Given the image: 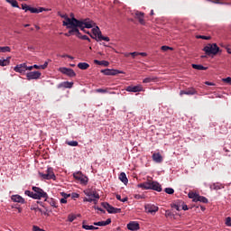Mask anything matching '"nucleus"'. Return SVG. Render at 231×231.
<instances>
[{
  "label": "nucleus",
  "instance_id": "0eeeda50",
  "mask_svg": "<svg viewBox=\"0 0 231 231\" xmlns=\"http://www.w3.org/2000/svg\"><path fill=\"white\" fill-rule=\"evenodd\" d=\"M73 176H74L75 180H78L79 181H80V183L82 185L88 184V179L87 176L82 174V171L75 172V173H73Z\"/></svg>",
  "mask_w": 231,
  "mask_h": 231
},
{
  "label": "nucleus",
  "instance_id": "4c0bfd02",
  "mask_svg": "<svg viewBox=\"0 0 231 231\" xmlns=\"http://www.w3.org/2000/svg\"><path fill=\"white\" fill-rule=\"evenodd\" d=\"M116 199H117L118 201H121L122 203H125V201H127V199H128L127 197H125L124 199H122V196H120V195H118V194L116 196Z\"/></svg>",
  "mask_w": 231,
  "mask_h": 231
},
{
  "label": "nucleus",
  "instance_id": "423d86ee",
  "mask_svg": "<svg viewBox=\"0 0 231 231\" xmlns=\"http://www.w3.org/2000/svg\"><path fill=\"white\" fill-rule=\"evenodd\" d=\"M39 175L43 180H55V173L53 172V168H48L46 173L39 172Z\"/></svg>",
  "mask_w": 231,
  "mask_h": 231
},
{
  "label": "nucleus",
  "instance_id": "f03ea898",
  "mask_svg": "<svg viewBox=\"0 0 231 231\" xmlns=\"http://www.w3.org/2000/svg\"><path fill=\"white\" fill-rule=\"evenodd\" d=\"M72 23H69L67 26V28L69 30V33H79V28L80 30H84V26H82V23L80 22V20H77V22L72 21Z\"/></svg>",
  "mask_w": 231,
  "mask_h": 231
},
{
  "label": "nucleus",
  "instance_id": "412c9836",
  "mask_svg": "<svg viewBox=\"0 0 231 231\" xmlns=\"http://www.w3.org/2000/svg\"><path fill=\"white\" fill-rule=\"evenodd\" d=\"M152 158L155 163H162V162H163V157L162 154H160V152L153 153Z\"/></svg>",
  "mask_w": 231,
  "mask_h": 231
},
{
  "label": "nucleus",
  "instance_id": "dca6fc26",
  "mask_svg": "<svg viewBox=\"0 0 231 231\" xmlns=\"http://www.w3.org/2000/svg\"><path fill=\"white\" fill-rule=\"evenodd\" d=\"M198 94V91H196V88H187L186 90H181L180 92V95L182 96V95H197Z\"/></svg>",
  "mask_w": 231,
  "mask_h": 231
},
{
  "label": "nucleus",
  "instance_id": "680f3d73",
  "mask_svg": "<svg viewBox=\"0 0 231 231\" xmlns=\"http://www.w3.org/2000/svg\"><path fill=\"white\" fill-rule=\"evenodd\" d=\"M41 69H46L48 68V61H45L43 65L40 66Z\"/></svg>",
  "mask_w": 231,
  "mask_h": 231
},
{
  "label": "nucleus",
  "instance_id": "5fc2aeb1",
  "mask_svg": "<svg viewBox=\"0 0 231 231\" xmlns=\"http://www.w3.org/2000/svg\"><path fill=\"white\" fill-rule=\"evenodd\" d=\"M222 80H223V82H226V84H230L231 85V78L230 77L223 79Z\"/></svg>",
  "mask_w": 231,
  "mask_h": 231
},
{
  "label": "nucleus",
  "instance_id": "f8f14e48",
  "mask_svg": "<svg viewBox=\"0 0 231 231\" xmlns=\"http://www.w3.org/2000/svg\"><path fill=\"white\" fill-rule=\"evenodd\" d=\"M145 211L148 212V214H156L158 210L160 209L157 206L153 204H146L144 206Z\"/></svg>",
  "mask_w": 231,
  "mask_h": 231
},
{
  "label": "nucleus",
  "instance_id": "2eb2a0df",
  "mask_svg": "<svg viewBox=\"0 0 231 231\" xmlns=\"http://www.w3.org/2000/svg\"><path fill=\"white\" fill-rule=\"evenodd\" d=\"M16 73H25L26 72V63H22L14 67V69Z\"/></svg>",
  "mask_w": 231,
  "mask_h": 231
},
{
  "label": "nucleus",
  "instance_id": "603ef678",
  "mask_svg": "<svg viewBox=\"0 0 231 231\" xmlns=\"http://www.w3.org/2000/svg\"><path fill=\"white\" fill-rule=\"evenodd\" d=\"M161 50H162V51H168V50H172V48H171L167 45H163V46H162Z\"/></svg>",
  "mask_w": 231,
  "mask_h": 231
},
{
  "label": "nucleus",
  "instance_id": "a19ab883",
  "mask_svg": "<svg viewBox=\"0 0 231 231\" xmlns=\"http://www.w3.org/2000/svg\"><path fill=\"white\" fill-rule=\"evenodd\" d=\"M29 12H31V14H39V9L35 8V7H30L28 9Z\"/></svg>",
  "mask_w": 231,
  "mask_h": 231
},
{
  "label": "nucleus",
  "instance_id": "f257e3e1",
  "mask_svg": "<svg viewBox=\"0 0 231 231\" xmlns=\"http://www.w3.org/2000/svg\"><path fill=\"white\" fill-rule=\"evenodd\" d=\"M32 190L33 192L30 190H25V196L32 198V199H42V198H43L45 201L48 200V193H46L42 189L33 186Z\"/></svg>",
  "mask_w": 231,
  "mask_h": 231
},
{
  "label": "nucleus",
  "instance_id": "052dcab7",
  "mask_svg": "<svg viewBox=\"0 0 231 231\" xmlns=\"http://www.w3.org/2000/svg\"><path fill=\"white\" fill-rule=\"evenodd\" d=\"M171 216H172V213L171 212V210H166L165 211V217H171Z\"/></svg>",
  "mask_w": 231,
  "mask_h": 231
},
{
  "label": "nucleus",
  "instance_id": "3c124183",
  "mask_svg": "<svg viewBox=\"0 0 231 231\" xmlns=\"http://www.w3.org/2000/svg\"><path fill=\"white\" fill-rule=\"evenodd\" d=\"M226 226H231V217H227L226 218Z\"/></svg>",
  "mask_w": 231,
  "mask_h": 231
},
{
  "label": "nucleus",
  "instance_id": "de8ad7c7",
  "mask_svg": "<svg viewBox=\"0 0 231 231\" xmlns=\"http://www.w3.org/2000/svg\"><path fill=\"white\" fill-rule=\"evenodd\" d=\"M171 208H175V210H178V212H180V210H181V208H180V206H178V204H176V202L171 204Z\"/></svg>",
  "mask_w": 231,
  "mask_h": 231
},
{
  "label": "nucleus",
  "instance_id": "9b49d317",
  "mask_svg": "<svg viewBox=\"0 0 231 231\" xmlns=\"http://www.w3.org/2000/svg\"><path fill=\"white\" fill-rule=\"evenodd\" d=\"M125 91H128L129 93H140V91H143V87H142V85L128 86L125 88Z\"/></svg>",
  "mask_w": 231,
  "mask_h": 231
},
{
  "label": "nucleus",
  "instance_id": "a18cd8bd",
  "mask_svg": "<svg viewBox=\"0 0 231 231\" xmlns=\"http://www.w3.org/2000/svg\"><path fill=\"white\" fill-rule=\"evenodd\" d=\"M197 39H203L204 41H210V36L199 35Z\"/></svg>",
  "mask_w": 231,
  "mask_h": 231
},
{
  "label": "nucleus",
  "instance_id": "a211bd4d",
  "mask_svg": "<svg viewBox=\"0 0 231 231\" xmlns=\"http://www.w3.org/2000/svg\"><path fill=\"white\" fill-rule=\"evenodd\" d=\"M152 185V180H148L138 185L140 189H144L145 190H151Z\"/></svg>",
  "mask_w": 231,
  "mask_h": 231
},
{
  "label": "nucleus",
  "instance_id": "0e129e2a",
  "mask_svg": "<svg viewBox=\"0 0 231 231\" xmlns=\"http://www.w3.org/2000/svg\"><path fill=\"white\" fill-rule=\"evenodd\" d=\"M129 55H131L134 59V57H138V55L140 54L139 52L134 51V52H130Z\"/></svg>",
  "mask_w": 231,
  "mask_h": 231
},
{
  "label": "nucleus",
  "instance_id": "09e8293b",
  "mask_svg": "<svg viewBox=\"0 0 231 231\" xmlns=\"http://www.w3.org/2000/svg\"><path fill=\"white\" fill-rule=\"evenodd\" d=\"M29 8H30V5H28L26 4H22V10L28 12Z\"/></svg>",
  "mask_w": 231,
  "mask_h": 231
},
{
  "label": "nucleus",
  "instance_id": "1a4fd4ad",
  "mask_svg": "<svg viewBox=\"0 0 231 231\" xmlns=\"http://www.w3.org/2000/svg\"><path fill=\"white\" fill-rule=\"evenodd\" d=\"M42 73L40 71H31L26 74L27 80H37L41 79Z\"/></svg>",
  "mask_w": 231,
  "mask_h": 231
},
{
  "label": "nucleus",
  "instance_id": "6ab92c4d",
  "mask_svg": "<svg viewBox=\"0 0 231 231\" xmlns=\"http://www.w3.org/2000/svg\"><path fill=\"white\" fill-rule=\"evenodd\" d=\"M59 89H60V88H65L66 89H71V88H73V82H69V81H64L61 82L58 85Z\"/></svg>",
  "mask_w": 231,
  "mask_h": 231
},
{
  "label": "nucleus",
  "instance_id": "79ce46f5",
  "mask_svg": "<svg viewBox=\"0 0 231 231\" xmlns=\"http://www.w3.org/2000/svg\"><path fill=\"white\" fill-rule=\"evenodd\" d=\"M31 210H34V212H42V209H41L39 206H31Z\"/></svg>",
  "mask_w": 231,
  "mask_h": 231
},
{
  "label": "nucleus",
  "instance_id": "f704fd0d",
  "mask_svg": "<svg viewBox=\"0 0 231 231\" xmlns=\"http://www.w3.org/2000/svg\"><path fill=\"white\" fill-rule=\"evenodd\" d=\"M82 228H84V230H93V228H95V226L86 225V221H83Z\"/></svg>",
  "mask_w": 231,
  "mask_h": 231
},
{
  "label": "nucleus",
  "instance_id": "b1692460",
  "mask_svg": "<svg viewBox=\"0 0 231 231\" xmlns=\"http://www.w3.org/2000/svg\"><path fill=\"white\" fill-rule=\"evenodd\" d=\"M93 35H96L97 37V42L100 41V37L102 35V32L100 31V28L98 26H96L92 29Z\"/></svg>",
  "mask_w": 231,
  "mask_h": 231
},
{
  "label": "nucleus",
  "instance_id": "c85d7f7f",
  "mask_svg": "<svg viewBox=\"0 0 231 231\" xmlns=\"http://www.w3.org/2000/svg\"><path fill=\"white\" fill-rule=\"evenodd\" d=\"M10 57L6 58V59H3L0 60V66L5 67V66H8L10 64Z\"/></svg>",
  "mask_w": 231,
  "mask_h": 231
},
{
  "label": "nucleus",
  "instance_id": "13d9d810",
  "mask_svg": "<svg viewBox=\"0 0 231 231\" xmlns=\"http://www.w3.org/2000/svg\"><path fill=\"white\" fill-rule=\"evenodd\" d=\"M32 230L33 231H45L44 229H42L41 227L37 226H32Z\"/></svg>",
  "mask_w": 231,
  "mask_h": 231
},
{
  "label": "nucleus",
  "instance_id": "8fccbe9b",
  "mask_svg": "<svg viewBox=\"0 0 231 231\" xmlns=\"http://www.w3.org/2000/svg\"><path fill=\"white\" fill-rule=\"evenodd\" d=\"M99 41H106V42H109L110 39L107 36H103L101 34V37L99 38Z\"/></svg>",
  "mask_w": 231,
  "mask_h": 231
},
{
  "label": "nucleus",
  "instance_id": "58836bf2",
  "mask_svg": "<svg viewBox=\"0 0 231 231\" xmlns=\"http://www.w3.org/2000/svg\"><path fill=\"white\" fill-rule=\"evenodd\" d=\"M96 93H103V94L109 93V89H107V88H97V89H96Z\"/></svg>",
  "mask_w": 231,
  "mask_h": 231
},
{
  "label": "nucleus",
  "instance_id": "a878e982",
  "mask_svg": "<svg viewBox=\"0 0 231 231\" xmlns=\"http://www.w3.org/2000/svg\"><path fill=\"white\" fill-rule=\"evenodd\" d=\"M119 180L124 183L125 185H127L129 183V180L127 179V175H125V172H121L119 174Z\"/></svg>",
  "mask_w": 231,
  "mask_h": 231
},
{
  "label": "nucleus",
  "instance_id": "72a5a7b5",
  "mask_svg": "<svg viewBox=\"0 0 231 231\" xmlns=\"http://www.w3.org/2000/svg\"><path fill=\"white\" fill-rule=\"evenodd\" d=\"M188 196H189V199H193V201H195V203H196L197 199H198V196H199V195H198V194H196L194 192H189L188 194Z\"/></svg>",
  "mask_w": 231,
  "mask_h": 231
},
{
  "label": "nucleus",
  "instance_id": "4be33fe9",
  "mask_svg": "<svg viewBox=\"0 0 231 231\" xmlns=\"http://www.w3.org/2000/svg\"><path fill=\"white\" fill-rule=\"evenodd\" d=\"M82 23V26H84V28H92L93 24H95V23H93V21L89 20V19H85L80 21Z\"/></svg>",
  "mask_w": 231,
  "mask_h": 231
},
{
  "label": "nucleus",
  "instance_id": "aec40b11",
  "mask_svg": "<svg viewBox=\"0 0 231 231\" xmlns=\"http://www.w3.org/2000/svg\"><path fill=\"white\" fill-rule=\"evenodd\" d=\"M135 17L136 19H138L140 24H145V20L143 19L144 17V14L140 12V11H136L135 12Z\"/></svg>",
  "mask_w": 231,
  "mask_h": 231
},
{
  "label": "nucleus",
  "instance_id": "774afa93",
  "mask_svg": "<svg viewBox=\"0 0 231 231\" xmlns=\"http://www.w3.org/2000/svg\"><path fill=\"white\" fill-rule=\"evenodd\" d=\"M205 84H206V86H216V84H214L213 82H210V81H206Z\"/></svg>",
  "mask_w": 231,
  "mask_h": 231
},
{
  "label": "nucleus",
  "instance_id": "bf43d9fd",
  "mask_svg": "<svg viewBox=\"0 0 231 231\" xmlns=\"http://www.w3.org/2000/svg\"><path fill=\"white\" fill-rule=\"evenodd\" d=\"M175 204L178 205V207H179L180 208H181V207H182V205H183V201H182V200H177V201L175 202Z\"/></svg>",
  "mask_w": 231,
  "mask_h": 231
},
{
  "label": "nucleus",
  "instance_id": "f3484780",
  "mask_svg": "<svg viewBox=\"0 0 231 231\" xmlns=\"http://www.w3.org/2000/svg\"><path fill=\"white\" fill-rule=\"evenodd\" d=\"M11 199L14 203H21L22 205H24V203H25L24 199L23 197H21V195H13L11 197Z\"/></svg>",
  "mask_w": 231,
  "mask_h": 231
},
{
  "label": "nucleus",
  "instance_id": "37998d69",
  "mask_svg": "<svg viewBox=\"0 0 231 231\" xmlns=\"http://www.w3.org/2000/svg\"><path fill=\"white\" fill-rule=\"evenodd\" d=\"M210 189H214V190H219L221 187L219 186V183H214L213 185L210 186Z\"/></svg>",
  "mask_w": 231,
  "mask_h": 231
},
{
  "label": "nucleus",
  "instance_id": "6e6d98bb",
  "mask_svg": "<svg viewBox=\"0 0 231 231\" xmlns=\"http://www.w3.org/2000/svg\"><path fill=\"white\" fill-rule=\"evenodd\" d=\"M60 195L65 199H68V198H69L71 196L70 194H67V193H64V192H61Z\"/></svg>",
  "mask_w": 231,
  "mask_h": 231
},
{
  "label": "nucleus",
  "instance_id": "6e6552de",
  "mask_svg": "<svg viewBox=\"0 0 231 231\" xmlns=\"http://www.w3.org/2000/svg\"><path fill=\"white\" fill-rule=\"evenodd\" d=\"M59 71H60V73H63V75H67V77H77V73H75V70H73L72 69L61 67L60 68Z\"/></svg>",
  "mask_w": 231,
  "mask_h": 231
},
{
  "label": "nucleus",
  "instance_id": "338daca9",
  "mask_svg": "<svg viewBox=\"0 0 231 231\" xmlns=\"http://www.w3.org/2000/svg\"><path fill=\"white\" fill-rule=\"evenodd\" d=\"M89 36L91 37V39H95V41L98 42V36L95 35V34H91L89 33Z\"/></svg>",
  "mask_w": 231,
  "mask_h": 231
},
{
  "label": "nucleus",
  "instance_id": "49530a36",
  "mask_svg": "<svg viewBox=\"0 0 231 231\" xmlns=\"http://www.w3.org/2000/svg\"><path fill=\"white\" fill-rule=\"evenodd\" d=\"M164 192H166V194H172L174 192V189H172V188H166L164 189Z\"/></svg>",
  "mask_w": 231,
  "mask_h": 231
},
{
  "label": "nucleus",
  "instance_id": "4d7b16f0",
  "mask_svg": "<svg viewBox=\"0 0 231 231\" xmlns=\"http://www.w3.org/2000/svg\"><path fill=\"white\" fill-rule=\"evenodd\" d=\"M82 41H88V42H91V39H89V37H88V35H83L81 36Z\"/></svg>",
  "mask_w": 231,
  "mask_h": 231
},
{
  "label": "nucleus",
  "instance_id": "69168bd1",
  "mask_svg": "<svg viewBox=\"0 0 231 231\" xmlns=\"http://www.w3.org/2000/svg\"><path fill=\"white\" fill-rule=\"evenodd\" d=\"M181 209L182 210H189V207L185 204V202L182 203Z\"/></svg>",
  "mask_w": 231,
  "mask_h": 231
},
{
  "label": "nucleus",
  "instance_id": "bb28decb",
  "mask_svg": "<svg viewBox=\"0 0 231 231\" xmlns=\"http://www.w3.org/2000/svg\"><path fill=\"white\" fill-rule=\"evenodd\" d=\"M94 64H97V66H105V68H107V66H109V61L94 60Z\"/></svg>",
  "mask_w": 231,
  "mask_h": 231
},
{
  "label": "nucleus",
  "instance_id": "9d476101",
  "mask_svg": "<svg viewBox=\"0 0 231 231\" xmlns=\"http://www.w3.org/2000/svg\"><path fill=\"white\" fill-rule=\"evenodd\" d=\"M101 73L106 76H115V75H120V73H124V71H120L118 69H102Z\"/></svg>",
  "mask_w": 231,
  "mask_h": 231
},
{
  "label": "nucleus",
  "instance_id": "ea45409f",
  "mask_svg": "<svg viewBox=\"0 0 231 231\" xmlns=\"http://www.w3.org/2000/svg\"><path fill=\"white\" fill-rule=\"evenodd\" d=\"M83 201H85V202H88V203H93V201H94V203H96L97 204V199H91V198H85L84 199H83Z\"/></svg>",
  "mask_w": 231,
  "mask_h": 231
},
{
  "label": "nucleus",
  "instance_id": "c756f323",
  "mask_svg": "<svg viewBox=\"0 0 231 231\" xmlns=\"http://www.w3.org/2000/svg\"><path fill=\"white\" fill-rule=\"evenodd\" d=\"M154 80H156V78H154V77H148V78H145L143 80V84H151V82H154Z\"/></svg>",
  "mask_w": 231,
  "mask_h": 231
},
{
  "label": "nucleus",
  "instance_id": "c9c22d12",
  "mask_svg": "<svg viewBox=\"0 0 231 231\" xmlns=\"http://www.w3.org/2000/svg\"><path fill=\"white\" fill-rule=\"evenodd\" d=\"M66 143L70 147H77L79 145V142L77 141H67Z\"/></svg>",
  "mask_w": 231,
  "mask_h": 231
},
{
  "label": "nucleus",
  "instance_id": "4468645a",
  "mask_svg": "<svg viewBox=\"0 0 231 231\" xmlns=\"http://www.w3.org/2000/svg\"><path fill=\"white\" fill-rule=\"evenodd\" d=\"M127 228L128 230H131V231L140 230V224L134 221L130 222L129 224H127Z\"/></svg>",
  "mask_w": 231,
  "mask_h": 231
},
{
  "label": "nucleus",
  "instance_id": "5701e85b",
  "mask_svg": "<svg viewBox=\"0 0 231 231\" xmlns=\"http://www.w3.org/2000/svg\"><path fill=\"white\" fill-rule=\"evenodd\" d=\"M151 190H156L157 192H162V185L158 183V181L152 180V188Z\"/></svg>",
  "mask_w": 231,
  "mask_h": 231
},
{
  "label": "nucleus",
  "instance_id": "c03bdc74",
  "mask_svg": "<svg viewBox=\"0 0 231 231\" xmlns=\"http://www.w3.org/2000/svg\"><path fill=\"white\" fill-rule=\"evenodd\" d=\"M74 219H77V217L75 215L68 216V221H69V223H73Z\"/></svg>",
  "mask_w": 231,
  "mask_h": 231
},
{
  "label": "nucleus",
  "instance_id": "e433bc0d",
  "mask_svg": "<svg viewBox=\"0 0 231 231\" xmlns=\"http://www.w3.org/2000/svg\"><path fill=\"white\" fill-rule=\"evenodd\" d=\"M10 52V47L5 46V47H0V53H6Z\"/></svg>",
  "mask_w": 231,
  "mask_h": 231
},
{
  "label": "nucleus",
  "instance_id": "e2e57ef3",
  "mask_svg": "<svg viewBox=\"0 0 231 231\" xmlns=\"http://www.w3.org/2000/svg\"><path fill=\"white\" fill-rule=\"evenodd\" d=\"M211 3H214L215 5H223V3L219 0H209Z\"/></svg>",
  "mask_w": 231,
  "mask_h": 231
},
{
  "label": "nucleus",
  "instance_id": "7c9ffc66",
  "mask_svg": "<svg viewBox=\"0 0 231 231\" xmlns=\"http://www.w3.org/2000/svg\"><path fill=\"white\" fill-rule=\"evenodd\" d=\"M78 68L79 69H88V68H89V65L87 62H79L78 64Z\"/></svg>",
  "mask_w": 231,
  "mask_h": 231
},
{
  "label": "nucleus",
  "instance_id": "473e14b6",
  "mask_svg": "<svg viewBox=\"0 0 231 231\" xmlns=\"http://www.w3.org/2000/svg\"><path fill=\"white\" fill-rule=\"evenodd\" d=\"M6 3H9L13 6V8H19V4L16 2V0H5Z\"/></svg>",
  "mask_w": 231,
  "mask_h": 231
},
{
  "label": "nucleus",
  "instance_id": "ddd939ff",
  "mask_svg": "<svg viewBox=\"0 0 231 231\" xmlns=\"http://www.w3.org/2000/svg\"><path fill=\"white\" fill-rule=\"evenodd\" d=\"M84 194L85 196H88V198H95V199H100V195H98V193H97V191L95 190H91V189H86L84 190Z\"/></svg>",
  "mask_w": 231,
  "mask_h": 231
},
{
  "label": "nucleus",
  "instance_id": "393cba45",
  "mask_svg": "<svg viewBox=\"0 0 231 231\" xmlns=\"http://www.w3.org/2000/svg\"><path fill=\"white\" fill-rule=\"evenodd\" d=\"M94 225L96 226H107V225H111V218H107L106 221L95 222Z\"/></svg>",
  "mask_w": 231,
  "mask_h": 231
},
{
  "label": "nucleus",
  "instance_id": "20e7f679",
  "mask_svg": "<svg viewBox=\"0 0 231 231\" xmlns=\"http://www.w3.org/2000/svg\"><path fill=\"white\" fill-rule=\"evenodd\" d=\"M101 206H102L103 208H106V210L108 212V214H120V212H122L121 208H115L107 202H103L101 204Z\"/></svg>",
  "mask_w": 231,
  "mask_h": 231
},
{
  "label": "nucleus",
  "instance_id": "864d4df0",
  "mask_svg": "<svg viewBox=\"0 0 231 231\" xmlns=\"http://www.w3.org/2000/svg\"><path fill=\"white\" fill-rule=\"evenodd\" d=\"M134 199H143V198H145V197H143V195L135 194L134 196Z\"/></svg>",
  "mask_w": 231,
  "mask_h": 231
},
{
  "label": "nucleus",
  "instance_id": "cd10ccee",
  "mask_svg": "<svg viewBox=\"0 0 231 231\" xmlns=\"http://www.w3.org/2000/svg\"><path fill=\"white\" fill-rule=\"evenodd\" d=\"M193 69H199V71H205L208 69V67H204L203 65L192 64Z\"/></svg>",
  "mask_w": 231,
  "mask_h": 231
},
{
  "label": "nucleus",
  "instance_id": "2f4dec72",
  "mask_svg": "<svg viewBox=\"0 0 231 231\" xmlns=\"http://www.w3.org/2000/svg\"><path fill=\"white\" fill-rule=\"evenodd\" d=\"M198 201H199L200 203H208V199L199 195L197 197V202Z\"/></svg>",
  "mask_w": 231,
  "mask_h": 231
},
{
  "label": "nucleus",
  "instance_id": "39448f33",
  "mask_svg": "<svg viewBox=\"0 0 231 231\" xmlns=\"http://www.w3.org/2000/svg\"><path fill=\"white\" fill-rule=\"evenodd\" d=\"M58 15L61 17V19H65V21H63V26L72 24V21L77 23V18L73 16V14H70L72 18L68 17V14H61L60 12L58 13Z\"/></svg>",
  "mask_w": 231,
  "mask_h": 231
},
{
  "label": "nucleus",
  "instance_id": "7ed1b4c3",
  "mask_svg": "<svg viewBox=\"0 0 231 231\" xmlns=\"http://www.w3.org/2000/svg\"><path fill=\"white\" fill-rule=\"evenodd\" d=\"M203 51L206 55H217L219 53V47L216 43H208L204 47Z\"/></svg>",
  "mask_w": 231,
  "mask_h": 231
}]
</instances>
